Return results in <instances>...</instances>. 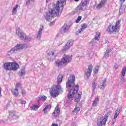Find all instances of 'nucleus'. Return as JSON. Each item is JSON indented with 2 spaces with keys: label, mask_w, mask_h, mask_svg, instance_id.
<instances>
[{
  "label": "nucleus",
  "mask_w": 126,
  "mask_h": 126,
  "mask_svg": "<svg viewBox=\"0 0 126 126\" xmlns=\"http://www.w3.org/2000/svg\"><path fill=\"white\" fill-rule=\"evenodd\" d=\"M68 90H70V91L67 96V102L68 103H70V102L73 100V95H74V94H76V93L73 94V89Z\"/></svg>",
  "instance_id": "9"
},
{
  "label": "nucleus",
  "mask_w": 126,
  "mask_h": 126,
  "mask_svg": "<svg viewBox=\"0 0 126 126\" xmlns=\"http://www.w3.org/2000/svg\"><path fill=\"white\" fill-rule=\"evenodd\" d=\"M60 113V109H59V104H57L56 107L55 108L54 112L52 114L53 117L54 118H56L57 117H59Z\"/></svg>",
  "instance_id": "12"
},
{
  "label": "nucleus",
  "mask_w": 126,
  "mask_h": 126,
  "mask_svg": "<svg viewBox=\"0 0 126 126\" xmlns=\"http://www.w3.org/2000/svg\"><path fill=\"white\" fill-rule=\"evenodd\" d=\"M47 100V96L45 95H39L37 98V102L39 103L40 101H46Z\"/></svg>",
  "instance_id": "21"
},
{
  "label": "nucleus",
  "mask_w": 126,
  "mask_h": 126,
  "mask_svg": "<svg viewBox=\"0 0 126 126\" xmlns=\"http://www.w3.org/2000/svg\"><path fill=\"white\" fill-rule=\"evenodd\" d=\"M114 68H115V69H118V66H117V65H115Z\"/></svg>",
  "instance_id": "57"
},
{
  "label": "nucleus",
  "mask_w": 126,
  "mask_h": 126,
  "mask_svg": "<svg viewBox=\"0 0 126 126\" xmlns=\"http://www.w3.org/2000/svg\"><path fill=\"white\" fill-rule=\"evenodd\" d=\"M9 106H10V104L9 103H7L6 107V108H8V107H9Z\"/></svg>",
  "instance_id": "53"
},
{
  "label": "nucleus",
  "mask_w": 126,
  "mask_h": 126,
  "mask_svg": "<svg viewBox=\"0 0 126 126\" xmlns=\"http://www.w3.org/2000/svg\"><path fill=\"white\" fill-rule=\"evenodd\" d=\"M18 7V4H16L15 7H14L13 9V12H16L17 11V8Z\"/></svg>",
  "instance_id": "40"
},
{
  "label": "nucleus",
  "mask_w": 126,
  "mask_h": 126,
  "mask_svg": "<svg viewBox=\"0 0 126 126\" xmlns=\"http://www.w3.org/2000/svg\"><path fill=\"white\" fill-rule=\"evenodd\" d=\"M72 45H73V40L72 39L69 40L67 42V43L65 44V46L62 49V53H65V51H67L68 49L70 48L71 46H72Z\"/></svg>",
  "instance_id": "8"
},
{
  "label": "nucleus",
  "mask_w": 126,
  "mask_h": 126,
  "mask_svg": "<svg viewBox=\"0 0 126 126\" xmlns=\"http://www.w3.org/2000/svg\"><path fill=\"white\" fill-rule=\"evenodd\" d=\"M39 105H40V103L38 102V105H35L33 104L32 106L31 107V110H32V111H36V110H38L39 109Z\"/></svg>",
  "instance_id": "24"
},
{
  "label": "nucleus",
  "mask_w": 126,
  "mask_h": 126,
  "mask_svg": "<svg viewBox=\"0 0 126 126\" xmlns=\"http://www.w3.org/2000/svg\"><path fill=\"white\" fill-rule=\"evenodd\" d=\"M56 65L58 66V67H61V66H63V61L61 60V61H57L56 62Z\"/></svg>",
  "instance_id": "27"
},
{
  "label": "nucleus",
  "mask_w": 126,
  "mask_h": 126,
  "mask_svg": "<svg viewBox=\"0 0 126 126\" xmlns=\"http://www.w3.org/2000/svg\"><path fill=\"white\" fill-rule=\"evenodd\" d=\"M53 24H55V22H52L50 23V25L52 26V25H53Z\"/></svg>",
  "instance_id": "55"
},
{
  "label": "nucleus",
  "mask_w": 126,
  "mask_h": 126,
  "mask_svg": "<svg viewBox=\"0 0 126 126\" xmlns=\"http://www.w3.org/2000/svg\"><path fill=\"white\" fill-rule=\"evenodd\" d=\"M99 71V68L98 67L94 68V73H98V71Z\"/></svg>",
  "instance_id": "46"
},
{
  "label": "nucleus",
  "mask_w": 126,
  "mask_h": 126,
  "mask_svg": "<svg viewBox=\"0 0 126 126\" xmlns=\"http://www.w3.org/2000/svg\"><path fill=\"white\" fill-rule=\"evenodd\" d=\"M119 115H120V111H119V109H117L115 111V114L114 115L115 121H116V119H117V118H118V116H119Z\"/></svg>",
  "instance_id": "34"
},
{
  "label": "nucleus",
  "mask_w": 126,
  "mask_h": 126,
  "mask_svg": "<svg viewBox=\"0 0 126 126\" xmlns=\"http://www.w3.org/2000/svg\"><path fill=\"white\" fill-rule=\"evenodd\" d=\"M100 36H101V34L100 33L97 32L96 33L95 36L94 37L95 40L96 41H99V39H100Z\"/></svg>",
  "instance_id": "33"
},
{
  "label": "nucleus",
  "mask_w": 126,
  "mask_h": 126,
  "mask_svg": "<svg viewBox=\"0 0 126 126\" xmlns=\"http://www.w3.org/2000/svg\"><path fill=\"white\" fill-rule=\"evenodd\" d=\"M50 94L52 98H56L60 95V93H63V89L61 88V85H53L50 89Z\"/></svg>",
  "instance_id": "3"
},
{
  "label": "nucleus",
  "mask_w": 126,
  "mask_h": 126,
  "mask_svg": "<svg viewBox=\"0 0 126 126\" xmlns=\"http://www.w3.org/2000/svg\"><path fill=\"white\" fill-rule=\"evenodd\" d=\"M111 52H112V50L111 49H108L106 50V53L107 54H109Z\"/></svg>",
  "instance_id": "50"
},
{
  "label": "nucleus",
  "mask_w": 126,
  "mask_h": 126,
  "mask_svg": "<svg viewBox=\"0 0 126 126\" xmlns=\"http://www.w3.org/2000/svg\"><path fill=\"white\" fill-rule=\"evenodd\" d=\"M18 118V115H17L16 112L14 110H11L9 111V118L10 120H17Z\"/></svg>",
  "instance_id": "11"
},
{
  "label": "nucleus",
  "mask_w": 126,
  "mask_h": 126,
  "mask_svg": "<svg viewBox=\"0 0 126 126\" xmlns=\"http://www.w3.org/2000/svg\"><path fill=\"white\" fill-rule=\"evenodd\" d=\"M26 71H25V66L22 67V69L19 72V76H24L25 75Z\"/></svg>",
  "instance_id": "19"
},
{
  "label": "nucleus",
  "mask_w": 126,
  "mask_h": 126,
  "mask_svg": "<svg viewBox=\"0 0 126 126\" xmlns=\"http://www.w3.org/2000/svg\"><path fill=\"white\" fill-rule=\"evenodd\" d=\"M125 10H126L125 7L122 6V4H121V7L120 9V14L121 15L123 14V13L125 12Z\"/></svg>",
  "instance_id": "31"
},
{
  "label": "nucleus",
  "mask_w": 126,
  "mask_h": 126,
  "mask_svg": "<svg viewBox=\"0 0 126 126\" xmlns=\"http://www.w3.org/2000/svg\"><path fill=\"white\" fill-rule=\"evenodd\" d=\"M86 9H85L81 5V4H79V5L77 6L76 8V10L77 11H78L79 12H81V11H84Z\"/></svg>",
  "instance_id": "22"
},
{
  "label": "nucleus",
  "mask_w": 126,
  "mask_h": 126,
  "mask_svg": "<svg viewBox=\"0 0 126 126\" xmlns=\"http://www.w3.org/2000/svg\"><path fill=\"white\" fill-rule=\"evenodd\" d=\"M87 27V24H83L82 25V28L84 30L86 29V28Z\"/></svg>",
  "instance_id": "43"
},
{
  "label": "nucleus",
  "mask_w": 126,
  "mask_h": 126,
  "mask_svg": "<svg viewBox=\"0 0 126 126\" xmlns=\"http://www.w3.org/2000/svg\"><path fill=\"white\" fill-rule=\"evenodd\" d=\"M84 30L81 28L80 30H78V33H81V32H83Z\"/></svg>",
  "instance_id": "49"
},
{
  "label": "nucleus",
  "mask_w": 126,
  "mask_h": 126,
  "mask_svg": "<svg viewBox=\"0 0 126 126\" xmlns=\"http://www.w3.org/2000/svg\"><path fill=\"white\" fill-rule=\"evenodd\" d=\"M74 1H79V0H74Z\"/></svg>",
  "instance_id": "59"
},
{
  "label": "nucleus",
  "mask_w": 126,
  "mask_h": 126,
  "mask_svg": "<svg viewBox=\"0 0 126 126\" xmlns=\"http://www.w3.org/2000/svg\"><path fill=\"white\" fill-rule=\"evenodd\" d=\"M78 96V97H76L75 99V101H76L77 103H79V101H80V98H81V95L80 94H77Z\"/></svg>",
  "instance_id": "35"
},
{
  "label": "nucleus",
  "mask_w": 126,
  "mask_h": 126,
  "mask_svg": "<svg viewBox=\"0 0 126 126\" xmlns=\"http://www.w3.org/2000/svg\"><path fill=\"white\" fill-rule=\"evenodd\" d=\"M120 2H121V5L122 4H123V3H124V2H125V1H126V0H120Z\"/></svg>",
  "instance_id": "51"
},
{
  "label": "nucleus",
  "mask_w": 126,
  "mask_h": 126,
  "mask_svg": "<svg viewBox=\"0 0 126 126\" xmlns=\"http://www.w3.org/2000/svg\"><path fill=\"white\" fill-rule=\"evenodd\" d=\"M120 23L121 21L119 20L117 22L115 26H113L111 24L108 27L106 31L109 34H112V33H118L120 31Z\"/></svg>",
  "instance_id": "4"
},
{
  "label": "nucleus",
  "mask_w": 126,
  "mask_h": 126,
  "mask_svg": "<svg viewBox=\"0 0 126 126\" xmlns=\"http://www.w3.org/2000/svg\"><path fill=\"white\" fill-rule=\"evenodd\" d=\"M12 93L14 96H18V89H14L12 90Z\"/></svg>",
  "instance_id": "26"
},
{
  "label": "nucleus",
  "mask_w": 126,
  "mask_h": 126,
  "mask_svg": "<svg viewBox=\"0 0 126 126\" xmlns=\"http://www.w3.org/2000/svg\"><path fill=\"white\" fill-rule=\"evenodd\" d=\"M63 76L62 74H59L58 75L57 78V83H58V84H60V83H62L63 81Z\"/></svg>",
  "instance_id": "23"
},
{
  "label": "nucleus",
  "mask_w": 126,
  "mask_h": 126,
  "mask_svg": "<svg viewBox=\"0 0 126 126\" xmlns=\"http://www.w3.org/2000/svg\"><path fill=\"white\" fill-rule=\"evenodd\" d=\"M1 96V88L0 87V96Z\"/></svg>",
  "instance_id": "56"
},
{
  "label": "nucleus",
  "mask_w": 126,
  "mask_h": 126,
  "mask_svg": "<svg viewBox=\"0 0 126 126\" xmlns=\"http://www.w3.org/2000/svg\"><path fill=\"white\" fill-rule=\"evenodd\" d=\"M66 4V0H58L56 4H54L52 8L48 9L49 14H47L45 19L49 21L52 17H60V13L63 12V6Z\"/></svg>",
  "instance_id": "1"
},
{
  "label": "nucleus",
  "mask_w": 126,
  "mask_h": 126,
  "mask_svg": "<svg viewBox=\"0 0 126 126\" xmlns=\"http://www.w3.org/2000/svg\"><path fill=\"white\" fill-rule=\"evenodd\" d=\"M19 68V65L18 63L12 62L11 63V69L12 70L16 71Z\"/></svg>",
  "instance_id": "16"
},
{
  "label": "nucleus",
  "mask_w": 126,
  "mask_h": 126,
  "mask_svg": "<svg viewBox=\"0 0 126 126\" xmlns=\"http://www.w3.org/2000/svg\"><path fill=\"white\" fill-rule=\"evenodd\" d=\"M97 86V83H96V80H94L92 83L93 91H94L96 89Z\"/></svg>",
  "instance_id": "29"
},
{
  "label": "nucleus",
  "mask_w": 126,
  "mask_h": 126,
  "mask_svg": "<svg viewBox=\"0 0 126 126\" xmlns=\"http://www.w3.org/2000/svg\"><path fill=\"white\" fill-rule=\"evenodd\" d=\"M43 29L44 26H43V25H41L37 34V39H38V40H40V39H41V36H42V34L43 33L42 31Z\"/></svg>",
  "instance_id": "14"
},
{
  "label": "nucleus",
  "mask_w": 126,
  "mask_h": 126,
  "mask_svg": "<svg viewBox=\"0 0 126 126\" xmlns=\"http://www.w3.org/2000/svg\"><path fill=\"white\" fill-rule=\"evenodd\" d=\"M51 110V106L47 105L45 108H44L43 111L45 114H47V111H50Z\"/></svg>",
  "instance_id": "30"
},
{
  "label": "nucleus",
  "mask_w": 126,
  "mask_h": 126,
  "mask_svg": "<svg viewBox=\"0 0 126 126\" xmlns=\"http://www.w3.org/2000/svg\"><path fill=\"white\" fill-rule=\"evenodd\" d=\"M107 121H108V116L107 115H105L104 118L102 119V123L104 125V126H106V123H107Z\"/></svg>",
  "instance_id": "28"
},
{
  "label": "nucleus",
  "mask_w": 126,
  "mask_h": 126,
  "mask_svg": "<svg viewBox=\"0 0 126 126\" xmlns=\"http://www.w3.org/2000/svg\"><path fill=\"white\" fill-rule=\"evenodd\" d=\"M80 111V108L79 107H75L74 110L73 111V113H78Z\"/></svg>",
  "instance_id": "36"
},
{
  "label": "nucleus",
  "mask_w": 126,
  "mask_h": 126,
  "mask_svg": "<svg viewBox=\"0 0 126 126\" xmlns=\"http://www.w3.org/2000/svg\"><path fill=\"white\" fill-rule=\"evenodd\" d=\"M106 86V85H105L104 84H102V85L99 87V88L100 89V90H104V89H105V87Z\"/></svg>",
  "instance_id": "42"
},
{
  "label": "nucleus",
  "mask_w": 126,
  "mask_h": 126,
  "mask_svg": "<svg viewBox=\"0 0 126 126\" xmlns=\"http://www.w3.org/2000/svg\"><path fill=\"white\" fill-rule=\"evenodd\" d=\"M24 48H25V44H17L9 51V53L10 55H12V54H15V53L19 52L20 50H22L24 49Z\"/></svg>",
  "instance_id": "5"
},
{
  "label": "nucleus",
  "mask_w": 126,
  "mask_h": 126,
  "mask_svg": "<svg viewBox=\"0 0 126 126\" xmlns=\"http://www.w3.org/2000/svg\"><path fill=\"white\" fill-rule=\"evenodd\" d=\"M97 126H102L103 123H102V121H98L97 122Z\"/></svg>",
  "instance_id": "45"
},
{
  "label": "nucleus",
  "mask_w": 126,
  "mask_h": 126,
  "mask_svg": "<svg viewBox=\"0 0 126 126\" xmlns=\"http://www.w3.org/2000/svg\"><path fill=\"white\" fill-rule=\"evenodd\" d=\"M94 40V39H93V41Z\"/></svg>",
  "instance_id": "60"
},
{
  "label": "nucleus",
  "mask_w": 126,
  "mask_h": 126,
  "mask_svg": "<svg viewBox=\"0 0 126 126\" xmlns=\"http://www.w3.org/2000/svg\"><path fill=\"white\" fill-rule=\"evenodd\" d=\"M51 0H46V2H49V1H50Z\"/></svg>",
  "instance_id": "58"
},
{
  "label": "nucleus",
  "mask_w": 126,
  "mask_h": 126,
  "mask_svg": "<svg viewBox=\"0 0 126 126\" xmlns=\"http://www.w3.org/2000/svg\"><path fill=\"white\" fill-rule=\"evenodd\" d=\"M31 37L30 36H26V35L25 34V37L24 40H25V41H31Z\"/></svg>",
  "instance_id": "37"
},
{
  "label": "nucleus",
  "mask_w": 126,
  "mask_h": 126,
  "mask_svg": "<svg viewBox=\"0 0 126 126\" xmlns=\"http://www.w3.org/2000/svg\"><path fill=\"white\" fill-rule=\"evenodd\" d=\"M93 69V66L92 64H91L88 66L87 71L85 72V77L87 78V79H89V78L91 76Z\"/></svg>",
  "instance_id": "7"
},
{
  "label": "nucleus",
  "mask_w": 126,
  "mask_h": 126,
  "mask_svg": "<svg viewBox=\"0 0 126 126\" xmlns=\"http://www.w3.org/2000/svg\"><path fill=\"white\" fill-rule=\"evenodd\" d=\"M51 126H59V125L53 123V124H52Z\"/></svg>",
  "instance_id": "54"
},
{
  "label": "nucleus",
  "mask_w": 126,
  "mask_h": 126,
  "mask_svg": "<svg viewBox=\"0 0 126 126\" xmlns=\"http://www.w3.org/2000/svg\"><path fill=\"white\" fill-rule=\"evenodd\" d=\"M47 55L50 57H54L55 56V53L52 51H47Z\"/></svg>",
  "instance_id": "32"
},
{
  "label": "nucleus",
  "mask_w": 126,
  "mask_h": 126,
  "mask_svg": "<svg viewBox=\"0 0 126 126\" xmlns=\"http://www.w3.org/2000/svg\"><path fill=\"white\" fill-rule=\"evenodd\" d=\"M22 87L21 86V84L18 83L16 85V89H21Z\"/></svg>",
  "instance_id": "39"
},
{
  "label": "nucleus",
  "mask_w": 126,
  "mask_h": 126,
  "mask_svg": "<svg viewBox=\"0 0 126 126\" xmlns=\"http://www.w3.org/2000/svg\"><path fill=\"white\" fill-rule=\"evenodd\" d=\"M90 1V0H82L80 4L85 8V9H86L87 7L88 6V4H89V2Z\"/></svg>",
  "instance_id": "15"
},
{
  "label": "nucleus",
  "mask_w": 126,
  "mask_h": 126,
  "mask_svg": "<svg viewBox=\"0 0 126 126\" xmlns=\"http://www.w3.org/2000/svg\"><path fill=\"white\" fill-rule=\"evenodd\" d=\"M70 27L66 24H64L63 26L61 29V32L62 33H66L68 32Z\"/></svg>",
  "instance_id": "13"
},
{
  "label": "nucleus",
  "mask_w": 126,
  "mask_h": 126,
  "mask_svg": "<svg viewBox=\"0 0 126 126\" xmlns=\"http://www.w3.org/2000/svg\"><path fill=\"white\" fill-rule=\"evenodd\" d=\"M19 101L21 104H26V101L23 99H19Z\"/></svg>",
  "instance_id": "44"
},
{
  "label": "nucleus",
  "mask_w": 126,
  "mask_h": 126,
  "mask_svg": "<svg viewBox=\"0 0 126 126\" xmlns=\"http://www.w3.org/2000/svg\"><path fill=\"white\" fill-rule=\"evenodd\" d=\"M102 84H104V85L106 86V79H105L103 81Z\"/></svg>",
  "instance_id": "52"
},
{
  "label": "nucleus",
  "mask_w": 126,
  "mask_h": 126,
  "mask_svg": "<svg viewBox=\"0 0 126 126\" xmlns=\"http://www.w3.org/2000/svg\"><path fill=\"white\" fill-rule=\"evenodd\" d=\"M34 1H35V0H28L26 2V5H29L30 2H34Z\"/></svg>",
  "instance_id": "38"
},
{
  "label": "nucleus",
  "mask_w": 126,
  "mask_h": 126,
  "mask_svg": "<svg viewBox=\"0 0 126 126\" xmlns=\"http://www.w3.org/2000/svg\"><path fill=\"white\" fill-rule=\"evenodd\" d=\"M106 1L107 0H101V2L96 7L97 9H100V8L104 6Z\"/></svg>",
  "instance_id": "20"
},
{
  "label": "nucleus",
  "mask_w": 126,
  "mask_h": 126,
  "mask_svg": "<svg viewBox=\"0 0 126 126\" xmlns=\"http://www.w3.org/2000/svg\"><path fill=\"white\" fill-rule=\"evenodd\" d=\"M75 81V76L73 74H71L69 77H68V80L66 83V88L69 90L72 89L73 94L77 93L78 92V89L79 88L78 85L75 86L74 84Z\"/></svg>",
  "instance_id": "2"
},
{
  "label": "nucleus",
  "mask_w": 126,
  "mask_h": 126,
  "mask_svg": "<svg viewBox=\"0 0 126 126\" xmlns=\"http://www.w3.org/2000/svg\"><path fill=\"white\" fill-rule=\"evenodd\" d=\"M81 18H82V17L81 16H78L77 18V20L75 21L76 23H78L79 22V21H80V20H81Z\"/></svg>",
  "instance_id": "41"
},
{
  "label": "nucleus",
  "mask_w": 126,
  "mask_h": 126,
  "mask_svg": "<svg viewBox=\"0 0 126 126\" xmlns=\"http://www.w3.org/2000/svg\"><path fill=\"white\" fill-rule=\"evenodd\" d=\"M126 68H124L122 69V71L121 72V80H123L124 82H126V79L125 78V76L126 75Z\"/></svg>",
  "instance_id": "18"
},
{
  "label": "nucleus",
  "mask_w": 126,
  "mask_h": 126,
  "mask_svg": "<svg viewBox=\"0 0 126 126\" xmlns=\"http://www.w3.org/2000/svg\"><path fill=\"white\" fill-rule=\"evenodd\" d=\"M16 31L17 36L19 37L20 39H21V40H24L25 34L22 32L21 29H20V28H18L17 29H16Z\"/></svg>",
  "instance_id": "10"
},
{
  "label": "nucleus",
  "mask_w": 126,
  "mask_h": 126,
  "mask_svg": "<svg viewBox=\"0 0 126 126\" xmlns=\"http://www.w3.org/2000/svg\"><path fill=\"white\" fill-rule=\"evenodd\" d=\"M99 103V98L95 97L94 100L93 101V107H96L98 103Z\"/></svg>",
  "instance_id": "25"
},
{
  "label": "nucleus",
  "mask_w": 126,
  "mask_h": 126,
  "mask_svg": "<svg viewBox=\"0 0 126 126\" xmlns=\"http://www.w3.org/2000/svg\"><path fill=\"white\" fill-rule=\"evenodd\" d=\"M109 57V53H107V52L105 53L104 55V57L106 59L108 58Z\"/></svg>",
  "instance_id": "48"
},
{
  "label": "nucleus",
  "mask_w": 126,
  "mask_h": 126,
  "mask_svg": "<svg viewBox=\"0 0 126 126\" xmlns=\"http://www.w3.org/2000/svg\"><path fill=\"white\" fill-rule=\"evenodd\" d=\"M22 94L23 96H25V95H26V91L24 90H22Z\"/></svg>",
  "instance_id": "47"
},
{
  "label": "nucleus",
  "mask_w": 126,
  "mask_h": 126,
  "mask_svg": "<svg viewBox=\"0 0 126 126\" xmlns=\"http://www.w3.org/2000/svg\"><path fill=\"white\" fill-rule=\"evenodd\" d=\"M72 60V57L69 55H64L63 57L62 58V60L64 64H67V63H70Z\"/></svg>",
  "instance_id": "6"
},
{
  "label": "nucleus",
  "mask_w": 126,
  "mask_h": 126,
  "mask_svg": "<svg viewBox=\"0 0 126 126\" xmlns=\"http://www.w3.org/2000/svg\"><path fill=\"white\" fill-rule=\"evenodd\" d=\"M3 67L6 70H12L11 63H4Z\"/></svg>",
  "instance_id": "17"
}]
</instances>
